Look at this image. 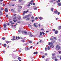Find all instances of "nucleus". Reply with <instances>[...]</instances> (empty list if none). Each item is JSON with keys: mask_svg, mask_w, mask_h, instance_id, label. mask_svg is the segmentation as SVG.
<instances>
[{"mask_svg": "<svg viewBox=\"0 0 61 61\" xmlns=\"http://www.w3.org/2000/svg\"><path fill=\"white\" fill-rule=\"evenodd\" d=\"M60 48H61L59 46H58V45H57L56 46V49L57 50H59V49H60Z\"/></svg>", "mask_w": 61, "mask_h": 61, "instance_id": "1", "label": "nucleus"}, {"mask_svg": "<svg viewBox=\"0 0 61 61\" xmlns=\"http://www.w3.org/2000/svg\"><path fill=\"white\" fill-rule=\"evenodd\" d=\"M28 12V10H27L26 11H23V15H25V13H27Z\"/></svg>", "mask_w": 61, "mask_h": 61, "instance_id": "2", "label": "nucleus"}, {"mask_svg": "<svg viewBox=\"0 0 61 61\" xmlns=\"http://www.w3.org/2000/svg\"><path fill=\"white\" fill-rule=\"evenodd\" d=\"M22 34H25V35H27V33L25 31H22Z\"/></svg>", "mask_w": 61, "mask_h": 61, "instance_id": "3", "label": "nucleus"}, {"mask_svg": "<svg viewBox=\"0 0 61 61\" xmlns=\"http://www.w3.org/2000/svg\"><path fill=\"white\" fill-rule=\"evenodd\" d=\"M33 3H34L33 2V0H32L31 1V2L29 3V4H31V5H33Z\"/></svg>", "mask_w": 61, "mask_h": 61, "instance_id": "4", "label": "nucleus"}, {"mask_svg": "<svg viewBox=\"0 0 61 61\" xmlns=\"http://www.w3.org/2000/svg\"><path fill=\"white\" fill-rule=\"evenodd\" d=\"M11 40L13 41L14 40H18V39H17V36L16 37V40H15V39L14 38H13V39H11Z\"/></svg>", "mask_w": 61, "mask_h": 61, "instance_id": "5", "label": "nucleus"}, {"mask_svg": "<svg viewBox=\"0 0 61 61\" xmlns=\"http://www.w3.org/2000/svg\"><path fill=\"white\" fill-rule=\"evenodd\" d=\"M32 15L31 14H29L27 16V17H30Z\"/></svg>", "mask_w": 61, "mask_h": 61, "instance_id": "6", "label": "nucleus"}, {"mask_svg": "<svg viewBox=\"0 0 61 61\" xmlns=\"http://www.w3.org/2000/svg\"><path fill=\"white\" fill-rule=\"evenodd\" d=\"M58 31L56 30L55 31V34H57L58 33Z\"/></svg>", "mask_w": 61, "mask_h": 61, "instance_id": "7", "label": "nucleus"}, {"mask_svg": "<svg viewBox=\"0 0 61 61\" xmlns=\"http://www.w3.org/2000/svg\"><path fill=\"white\" fill-rule=\"evenodd\" d=\"M5 12H8V10H7V8H6L5 9Z\"/></svg>", "mask_w": 61, "mask_h": 61, "instance_id": "8", "label": "nucleus"}, {"mask_svg": "<svg viewBox=\"0 0 61 61\" xmlns=\"http://www.w3.org/2000/svg\"><path fill=\"white\" fill-rule=\"evenodd\" d=\"M58 12V11H57V10H56L54 11L55 13V14H57Z\"/></svg>", "mask_w": 61, "mask_h": 61, "instance_id": "9", "label": "nucleus"}, {"mask_svg": "<svg viewBox=\"0 0 61 61\" xmlns=\"http://www.w3.org/2000/svg\"><path fill=\"white\" fill-rule=\"evenodd\" d=\"M39 19H40V20H42V19H43V18H42L41 17H39Z\"/></svg>", "mask_w": 61, "mask_h": 61, "instance_id": "10", "label": "nucleus"}, {"mask_svg": "<svg viewBox=\"0 0 61 61\" xmlns=\"http://www.w3.org/2000/svg\"><path fill=\"white\" fill-rule=\"evenodd\" d=\"M57 5L58 6H61V4L60 3H58V4Z\"/></svg>", "mask_w": 61, "mask_h": 61, "instance_id": "11", "label": "nucleus"}, {"mask_svg": "<svg viewBox=\"0 0 61 61\" xmlns=\"http://www.w3.org/2000/svg\"><path fill=\"white\" fill-rule=\"evenodd\" d=\"M18 32L19 33H21V29H20L18 30Z\"/></svg>", "mask_w": 61, "mask_h": 61, "instance_id": "12", "label": "nucleus"}, {"mask_svg": "<svg viewBox=\"0 0 61 61\" xmlns=\"http://www.w3.org/2000/svg\"><path fill=\"white\" fill-rule=\"evenodd\" d=\"M29 49L28 48H25V50H28Z\"/></svg>", "mask_w": 61, "mask_h": 61, "instance_id": "13", "label": "nucleus"}, {"mask_svg": "<svg viewBox=\"0 0 61 61\" xmlns=\"http://www.w3.org/2000/svg\"><path fill=\"white\" fill-rule=\"evenodd\" d=\"M26 17H27V16H25L24 17H23V18H24L25 19L26 18Z\"/></svg>", "mask_w": 61, "mask_h": 61, "instance_id": "14", "label": "nucleus"}, {"mask_svg": "<svg viewBox=\"0 0 61 61\" xmlns=\"http://www.w3.org/2000/svg\"><path fill=\"white\" fill-rule=\"evenodd\" d=\"M34 25L36 27H37V26H36V23L34 24Z\"/></svg>", "mask_w": 61, "mask_h": 61, "instance_id": "15", "label": "nucleus"}, {"mask_svg": "<svg viewBox=\"0 0 61 61\" xmlns=\"http://www.w3.org/2000/svg\"><path fill=\"white\" fill-rule=\"evenodd\" d=\"M37 52H35L34 53V54L35 55V54H38Z\"/></svg>", "mask_w": 61, "mask_h": 61, "instance_id": "16", "label": "nucleus"}, {"mask_svg": "<svg viewBox=\"0 0 61 61\" xmlns=\"http://www.w3.org/2000/svg\"><path fill=\"white\" fill-rule=\"evenodd\" d=\"M47 49L48 50H50V47H49V46H48Z\"/></svg>", "mask_w": 61, "mask_h": 61, "instance_id": "17", "label": "nucleus"}, {"mask_svg": "<svg viewBox=\"0 0 61 61\" xmlns=\"http://www.w3.org/2000/svg\"><path fill=\"white\" fill-rule=\"evenodd\" d=\"M6 25L5 24H4V28H5V27H6Z\"/></svg>", "mask_w": 61, "mask_h": 61, "instance_id": "18", "label": "nucleus"}, {"mask_svg": "<svg viewBox=\"0 0 61 61\" xmlns=\"http://www.w3.org/2000/svg\"><path fill=\"white\" fill-rule=\"evenodd\" d=\"M58 28L59 29H61V26H60L58 27Z\"/></svg>", "mask_w": 61, "mask_h": 61, "instance_id": "19", "label": "nucleus"}, {"mask_svg": "<svg viewBox=\"0 0 61 61\" xmlns=\"http://www.w3.org/2000/svg\"><path fill=\"white\" fill-rule=\"evenodd\" d=\"M6 44H5L4 45V47H6Z\"/></svg>", "mask_w": 61, "mask_h": 61, "instance_id": "20", "label": "nucleus"}, {"mask_svg": "<svg viewBox=\"0 0 61 61\" xmlns=\"http://www.w3.org/2000/svg\"><path fill=\"white\" fill-rule=\"evenodd\" d=\"M26 20H30V18H28L26 19Z\"/></svg>", "mask_w": 61, "mask_h": 61, "instance_id": "21", "label": "nucleus"}, {"mask_svg": "<svg viewBox=\"0 0 61 61\" xmlns=\"http://www.w3.org/2000/svg\"><path fill=\"white\" fill-rule=\"evenodd\" d=\"M31 32H28V34L29 35H30V34H31Z\"/></svg>", "mask_w": 61, "mask_h": 61, "instance_id": "22", "label": "nucleus"}, {"mask_svg": "<svg viewBox=\"0 0 61 61\" xmlns=\"http://www.w3.org/2000/svg\"><path fill=\"white\" fill-rule=\"evenodd\" d=\"M29 43H30V44H32V41H30L29 42Z\"/></svg>", "mask_w": 61, "mask_h": 61, "instance_id": "23", "label": "nucleus"}, {"mask_svg": "<svg viewBox=\"0 0 61 61\" xmlns=\"http://www.w3.org/2000/svg\"><path fill=\"white\" fill-rule=\"evenodd\" d=\"M37 9V8L36 7L34 8V10H36Z\"/></svg>", "mask_w": 61, "mask_h": 61, "instance_id": "24", "label": "nucleus"}, {"mask_svg": "<svg viewBox=\"0 0 61 61\" xmlns=\"http://www.w3.org/2000/svg\"><path fill=\"white\" fill-rule=\"evenodd\" d=\"M45 51H46L47 50V48L46 47L45 48Z\"/></svg>", "mask_w": 61, "mask_h": 61, "instance_id": "25", "label": "nucleus"}, {"mask_svg": "<svg viewBox=\"0 0 61 61\" xmlns=\"http://www.w3.org/2000/svg\"><path fill=\"white\" fill-rule=\"evenodd\" d=\"M2 39L3 40H5V38H4H4H2Z\"/></svg>", "mask_w": 61, "mask_h": 61, "instance_id": "26", "label": "nucleus"}, {"mask_svg": "<svg viewBox=\"0 0 61 61\" xmlns=\"http://www.w3.org/2000/svg\"><path fill=\"white\" fill-rule=\"evenodd\" d=\"M28 26H29V27H31V25H30V24L29 25H28Z\"/></svg>", "mask_w": 61, "mask_h": 61, "instance_id": "27", "label": "nucleus"}, {"mask_svg": "<svg viewBox=\"0 0 61 61\" xmlns=\"http://www.w3.org/2000/svg\"><path fill=\"white\" fill-rule=\"evenodd\" d=\"M53 10H54V8H52L51 9V10L52 11H53Z\"/></svg>", "mask_w": 61, "mask_h": 61, "instance_id": "28", "label": "nucleus"}, {"mask_svg": "<svg viewBox=\"0 0 61 61\" xmlns=\"http://www.w3.org/2000/svg\"><path fill=\"white\" fill-rule=\"evenodd\" d=\"M45 56H42V57L43 58H45Z\"/></svg>", "mask_w": 61, "mask_h": 61, "instance_id": "29", "label": "nucleus"}, {"mask_svg": "<svg viewBox=\"0 0 61 61\" xmlns=\"http://www.w3.org/2000/svg\"><path fill=\"white\" fill-rule=\"evenodd\" d=\"M21 59V57H19L18 58V59H19V60H20Z\"/></svg>", "mask_w": 61, "mask_h": 61, "instance_id": "30", "label": "nucleus"}, {"mask_svg": "<svg viewBox=\"0 0 61 61\" xmlns=\"http://www.w3.org/2000/svg\"><path fill=\"white\" fill-rule=\"evenodd\" d=\"M34 16L31 17V19H34Z\"/></svg>", "mask_w": 61, "mask_h": 61, "instance_id": "31", "label": "nucleus"}, {"mask_svg": "<svg viewBox=\"0 0 61 61\" xmlns=\"http://www.w3.org/2000/svg\"><path fill=\"white\" fill-rule=\"evenodd\" d=\"M55 60L56 61H57L58 60L57 59H55Z\"/></svg>", "mask_w": 61, "mask_h": 61, "instance_id": "32", "label": "nucleus"}, {"mask_svg": "<svg viewBox=\"0 0 61 61\" xmlns=\"http://www.w3.org/2000/svg\"><path fill=\"white\" fill-rule=\"evenodd\" d=\"M16 18H17V17H15L14 18V19H16Z\"/></svg>", "mask_w": 61, "mask_h": 61, "instance_id": "33", "label": "nucleus"}, {"mask_svg": "<svg viewBox=\"0 0 61 61\" xmlns=\"http://www.w3.org/2000/svg\"><path fill=\"white\" fill-rule=\"evenodd\" d=\"M56 31V29H54L53 30V31Z\"/></svg>", "mask_w": 61, "mask_h": 61, "instance_id": "34", "label": "nucleus"}, {"mask_svg": "<svg viewBox=\"0 0 61 61\" xmlns=\"http://www.w3.org/2000/svg\"><path fill=\"white\" fill-rule=\"evenodd\" d=\"M40 35H42V32H40Z\"/></svg>", "mask_w": 61, "mask_h": 61, "instance_id": "35", "label": "nucleus"}, {"mask_svg": "<svg viewBox=\"0 0 61 61\" xmlns=\"http://www.w3.org/2000/svg\"><path fill=\"white\" fill-rule=\"evenodd\" d=\"M52 55L53 56H55V54L54 53V54H52Z\"/></svg>", "mask_w": 61, "mask_h": 61, "instance_id": "36", "label": "nucleus"}, {"mask_svg": "<svg viewBox=\"0 0 61 61\" xmlns=\"http://www.w3.org/2000/svg\"><path fill=\"white\" fill-rule=\"evenodd\" d=\"M18 39H20V37H19V36H18Z\"/></svg>", "mask_w": 61, "mask_h": 61, "instance_id": "37", "label": "nucleus"}, {"mask_svg": "<svg viewBox=\"0 0 61 61\" xmlns=\"http://www.w3.org/2000/svg\"><path fill=\"white\" fill-rule=\"evenodd\" d=\"M42 34H43V35H45V33H44V32H42Z\"/></svg>", "mask_w": 61, "mask_h": 61, "instance_id": "38", "label": "nucleus"}, {"mask_svg": "<svg viewBox=\"0 0 61 61\" xmlns=\"http://www.w3.org/2000/svg\"><path fill=\"white\" fill-rule=\"evenodd\" d=\"M56 20H57V19H58V18H56Z\"/></svg>", "mask_w": 61, "mask_h": 61, "instance_id": "39", "label": "nucleus"}, {"mask_svg": "<svg viewBox=\"0 0 61 61\" xmlns=\"http://www.w3.org/2000/svg\"><path fill=\"white\" fill-rule=\"evenodd\" d=\"M9 42L8 41H6V43H8Z\"/></svg>", "mask_w": 61, "mask_h": 61, "instance_id": "40", "label": "nucleus"}, {"mask_svg": "<svg viewBox=\"0 0 61 61\" xmlns=\"http://www.w3.org/2000/svg\"><path fill=\"white\" fill-rule=\"evenodd\" d=\"M13 24H15V23H11V25H13Z\"/></svg>", "mask_w": 61, "mask_h": 61, "instance_id": "41", "label": "nucleus"}, {"mask_svg": "<svg viewBox=\"0 0 61 61\" xmlns=\"http://www.w3.org/2000/svg\"><path fill=\"white\" fill-rule=\"evenodd\" d=\"M21 19V17H20L18 19V20H20V19Z\"/></svg>", "mask_w": 61, "mask_h": 61, "instance_id": "42", "label": "nucleus"}, {"mask_svg": "<svg viewBox=\"0 0 61 61\" xmlns=\"http://www.w3.org/2000/svg\"><path fill=\"white\" fill-rule=\"evenodd\" d=\"M59 14H60V12H58V15H59Z\"/></svg>", "mask_w": 61, "mask_h": 61, "instance_id": "43", "label": "nucleus"}, {"mask_svg": "<svg viewBox=\"0 0 61 61\" xmlns=\"http://www.w3.org/2000/svg\"><path fill=\"white\" fill-rule=\"evenodd\" d=\"M35 19H36V20H37V19H38V18H37V17H36L35 18Z\"/></svg>", "mask_w": 61, "mask_h": 61, "instance_id": "44", "label": "nucleus"}, {"mask_svg": "<svg viewBox=\"0 0 61 61\" xmlns=\"http://www.w3.org/2000/svg\"><path fill=\"white\" fill-rule=\"evenodd\" d=\"M30 36H31V37L32 36H33V35H31V34L30 35Z\"/></svg>", "mask_w": 61, "mask_h": 61, "instance_id": "45", "label": "nucleus"}, {"mask_svg": "<svg viewBox=\"0 0 61 61\" xmlns=\"http://www.w3.org/2000/svg\"><path fill=\"white\" fill-rule=\"evenodd\" d=\"M12 21H10V23H11V24H12Z\"/></svg>", "mask_w": 61, "mask_h": 61, "instance_id": "46", "label": "nucleus"}, {"mask_svg": "<svg viewBox=\"0 0 61 61\" xmlns=\"http://www.w3.org/2000/svg\"><path fill=\"white\" fill-rule=\"evenodd\" d=\"M58 52H59V54H61V51H58Z\"/></svg>", "mask_w": 61, "mask_h": 61, "instance_id": "47", "label": "nucleus"}, {"mask_svg": "<svg viewBox=\"0 0 61 61\" xmlns=\"http://www.w3.org/2000/svg\"><path fill=\"white\" fill-rule=\"evenodd\" d=\"M45 55H46V56H47V53H45Z\"/></svg>", "mask_w": 61, "mask_h": 61, "instance_id": "48", "label": "nucleus"}, {"mask_svg": "<svg viewBox=\"0 0 61 61\" xmlns=\"http://www.w3.org/2000/svg\"><path fill=\"white\" fill-rule=\"evenodd\" d=\"M50 40H53V38H51L50 39Z\"/></svg>", "mask_w": 61, "mask_h": 61, "instance_id": "49", "label": "nucleus"}, {"mask_svg": "<svg viewBox=\"0 0 61 61\" xmlns=\"http://www.w3.org/2000/svg\"><path fill=\"white\" fill-rule=\"evenodd\" d=\"M11 10V11H12V12L14 11V10L13 9H12Z\"/></svg>", "mask_w": 61, "mask_h": 61, "instance_id": "50", "label": "nucleus"}, {"mask_svg": "<svg viewBox=\"0 0 61 61\" xmlns=\"http://www.w3.org/2000/svg\"><path fill=\"white\" fill-rule=\"evenodd\" d=\"M54 39H56V37H54Z\"/></svg>", "mask_w": 61, "mask_h": 61, "instance_id": "51", "label": "nucleus"}, {"mask_svg": "<svg viewBox=\"0 0 61 61\" xmlns=\"http://www.w3.org/2000/svg\"><path fill=\"white\" fill-rule=\"evenodd\" d=\"M28 6H30V5L29 4L28 5Z\"/></svg>", "mask_w": 61, "mask_h": 61, "instance_id": "52", "label": "nucleus"}, {"mask_svg": "<svg viewBox=\"0 0 61 61\" xmlns=\"http://www.w3.org/2000/svg\"><path fill=\"white\" fill-rule=\"evenodd\" d=\"M50 44H51V43L50 42L49 44H48V45H50Z\"/></svg>", "mask_w": 61, "mask_h": 61, "instance_id": "53", "label": "nucleus"}, {"mask_svg": "<svg viewBox=\"0 0 61 61\" xmlns=\"http://www.w3.org/2000/svg\"><path fill=\"white\" fill-rule=\"evenodd\" d=\"M22 42H25V41H24V40H22Z\"/></svg>", "mask_w": 61, "mask_h": 61, "instance_id": "54", "label": "nucleus"}, {"mask_svg": "<svg viewBox=\"0 0 61 61\" xmlns=\"http://www.w3.org/2000/svg\"><path fill=\"white\" fill-rule=\"evenodd\" d=\"M22 7L21 6H20V8H22Z\"/></svg>", "mask_w": 61, "mask_h": 61, "instance_id": "55", "label": "nucleus"}, {"mask_svg": "<svg viewBox=\"0 0 61 61\" xmlns=\"http://www.w3.org/2000/svg\"><path fill=\"white\" fill-rule=\"evenodd\" d=\"M16 15V14H14V15H14V16H15V15Z\"/></svg>", "mask_w": 61, "mask_h": 61, "instance_id": "56", "label": "nucleus"}, {"mask_svg": "<svg viewBox=\"0 0 61 61\" xmlns=\"http://www.w3.org/2000/svg\"><path fill=\"white\" fill-rule=\"evenodd\" d=\"M58 2H60L61 1H60V0H58Z\"/></svg>", "mask_w": 61, "mask_h": 61, "instance_id": "57", "label": "nucleus"}, {"mask_svg": "<svg viewBox=\"0 0 61 61\" xmlns=\"http://www.w3.org/2000/svg\"><path fill=\"white\" fill-rule=\"evenodd\" d=\"M0 1L1 2H2L3 1V0H0Z\"/></svg>", "mask_w": 61, "mask_h": 61, "instance_id": "58", "label": "nucleus"}, {"mask_svg": "<svg viewBox=\"0 0 61 61\" xmlns=\"http://www.w3.org/2000/svg\"><path fill=\"white\" fill-rule=\"evenodd\" d=\"M3 6H5V4H3Z\"/></svg>", "mask_w": 61, "mask_h": 61, "instance_id": "59", "label": "nucleus"}, {"mask_svg": "<svg viewBox=\"0 0 61 61\" xmlns=\"http://www.w3.org/2000/svg\"><path fill=\"white\" fill-rule=\"evenodd\" d=\"M13 21H14V22H15V20H13Z\"/></svg>", "mask_w": 61, "mask_h": 61, "instance_id": "60", "label": "nucleus"}, {"mask_svg": "<svg viewBox=\"0 0 61 61\" xmlns=\"http://www.w3.org/2000/svg\"><path fill=\"white\" fill-rule=\"evenodd\" d=\"M39 27L40 26V24H39Z\"/></svg>", "mask_w": 61, "mask_h": 61, "instance_id": "61", "label": "nucleus"}, {"mask_svg": "<svg viewBox=\"0 0 61 61\" xmlns=\"http://www.w3.org/2000/svg\"><path fill=\"white\" fill-rule=\"evenodd\" d=\"M13 38H15V36H13Z\"/></svg>", "mask_w": 61, "mask_h": 61, "instance_id": "62", "label": "nucleus"}, {"mask_svg": "<svg viewBox=\"0 0 61 61\" xmlns=\"http://www.w3.org/2000/svg\"><path fill=\"white\" fill-rule=\"evenodd\" d=\"M34 21H35V20H32V22H34Z\"/></svg>", "mask_w": 61, "mask_h": 61, "instance_id": "63", "label": "nucleus"}, {"mask_svg": "<svg viewBox=\"0 0 61 61\" xmlns=\"http://www.w3.org/2000/svg\"><path fill=\"white\" fill-rule=\"evenodd\" d=\"M40 43H41V40H40L39 41Z\"/></svg>", "mask_w": 61, "mask_h": 61, "instance_id": "64", "label": "nucleus"}]
</instances>
